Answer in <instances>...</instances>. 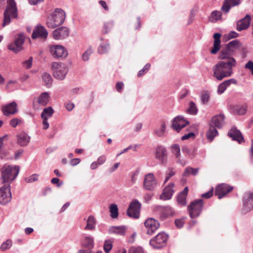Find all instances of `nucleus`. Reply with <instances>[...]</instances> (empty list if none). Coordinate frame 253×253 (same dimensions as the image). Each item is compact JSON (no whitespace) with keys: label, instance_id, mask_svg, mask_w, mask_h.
I'll return each mask as SVG.
<instances>
[{"label":"nucleus","instance_id":"8","mask_svg":"<svg viewBox=\"0 0 253 253\" xmlns=\"http://www.w3.org/2000/svg\"><path fill=\"white\" fill-rule=\"evenodd\" d=\"M12 195L9 184H5L0 188V204L5 205L11 200Z\"/></svg>","mask_w":253,"mask_h":253},{"label":"nucleus","instance_id":"55","mask_svg":"<svg viewBox=\"0 0 253 253\" xmlns=\"http://www.w3.org/2000/svg\"><path fill=\"white\" fill-rule=\"evenodd\" d=\"M39 175L37 174H33L31 176L26 177L25 180L28 183H32L38 180Z\"/></svg>","mask_w":253,"mask_h":253},{"label":"nucleus","instance_id":"63","mask_svg":"<svg viewBox=\"0 0 253 253\" xmlns=\"http://www.w3.org/2000/svg\"><path fill=\"white\" fill-rule=\"evenodd\" d=\"M245 68L250 70L252 74L253 75V62L252 61H248L245 66Z\"/></svg>","mask_w":253,"mask_h":253},{"label":"nucleus","instance_id":"11","mask_svg":"<svg viewBox=\"0 0 253 253\" xmlns=\"http://www.w3.org/2000/svg\"><path fill=\"white\" fill-rule=\"evenodd\" d=\"M25 39L23 35L20 34L13 42L7 45V48L15 53H18L22 49V45L24 42Z\"/></svg>","mask_w":253,"mask_h":253},{"label":"nucleus","instance_id":"20","mask_svg":"<svg viewBox=\"0 0 253 253\" xmlns=\"http://www.w3.org/2000/svg\"><path fill=\"white\" fill-rule=\"evenodd\" d=\"M174 184L170 183L168 186L165 187L163 190L162 193L160 196V199L162 200H168L171 198L173 193V187Z\"/></svg>","mask_w":253,"mask_h":253},{"label":"nucleus","instance_id":"35","mask_svg":"<svg viewBox=\"0 0 253 253\" xmlns=\"http://www.w3.org/2000/svg\"><path fill=\"white\" fill-rule=\"evenodd\" d=\"M222 16L221 12L217 10H214L211 12L209 17V20L212 23H215L220 20Z\"/></svg>","mask_w":253,"mask_h":253},{"label":"nucleus","instance_id":"43","mask_svg":"<svg viewBox=\"0 0 253 253\" xmlns=\"http://www.w3.org/2000/svg\"><path fill=\"white\" fill-rule=\"evenodd\" d=\"M54 113V110L51 107H48L44 108L41 114L42 118H48L52 116Z\"/></svg>","mask_w":253,"mask_h":253},{"label":"nucleus","instance_id":"58","mask_svg":"<svg viewBox=\"0 0 253 253\" xmlns=\"http://www.w3.org/2000/svg\"><path fill=\"white\" fill-rule=\"evenodd\" d=\"M231 7V5L228 2H227L225 0L221 7V10L224 12L225 13H227L229 11Z\"/></svg>","mask_w":253,"mask_h":253},{"label":"nucleus","instance_id":"60","mask_svg":"<svg viewBox=\"0 0 253 253\" xmlns=\"http://www.w3.org/2000/svg\"><path fill=\"white\" fill-rule=\"evenodd\" d=\"M195 137V133H194L193 132H190L187 134L184 135L183 136H182L181 139L182 140H186V139H188L190 138H194Z\"/></svg>","mask_w":253,"mask_h":253},{"label":"nucleus","instance_id":"40","mask_svg":"<svg viewBox=\"0 0 253 253\" xmlns=\"http://www.w3.org/2000/svg\"><path fill=\"white\" fill-rule=\"evenodd\" d=\"M174 212L173 210L169 206H166L162 211V217L166 218L172 216Z\"/></svg>","mask_w":253,"mask_h":253},{"label":"nucleus","instance_id":"39","mask_svg":"<svg viewBox=\"0 0 253 253\" xmlns=\"http://www.w3.org/2000/svg\"><path fill=\"white\" fill-rule=\"evenodd\" d=\"M42 80L44 83L45 85L47 87H50L52 83V78L51 76L47 73H44L42 75Z\"/></svg>","mask_w":253,"mask_h":253},{"label":"nucleus","instance_id":"59","mask_svg":"<svg viewBox=\"0 0 253 253\" xmlns=\"http://www.w3.org/2000/svg\"><path fill=\"white\" fill-rule=\"evenodd\" d=\"M129 253H143V251L141 248L131 247L129 250Z\"/></svg>","mask_w":253,"mask_h":253},{"label":"nucleus","instance_id":"26","mask_svg":"<svg viewBox=\"0 0 253 253\" xmlns=\"http://www.w3.org/2000/svg\"><path fill=\"white\" fill-rule=\"evenodd\" d=\"M225 117L222 114L213 116L211 120V125L218 128H221L224 124Z\"/></svg>","mask_w":253,"mask_h":253},{"label":"nucleus","instance_id":"41","mask_svg":"<svg viewBox=\"0 0 253 253\" xmlns=\"http://www.w3.org/2000/svg\"><path fill=\"white\" fill-rule=\"evenodd\" d=\"M110 216L112 218L115 219L118 217V206L116 204H112L109 208Z\"/></svg>","mask_w":253,"mask_h":253},{"label":"nucleus","instance_id":"25","mask_svg":"<svg viewBox=\"0 0 253 253\" xmlns=\"http://www.w3.org/2000/svg\"><path fill=\"white\" fill-rule=\"evenodd\" d=\"M237 81L234 79H230L220 83L218 86L217 92L218 94H222L231 84H236Z\"/></svg>","mask_w":253,"mask_h":253},{"label":"nucleus","instance_id":"51","mask_svg":"<svg viewBox=\"0 0 253 253\" xmlns=\"http://www.w3.org/2000/svg\"><path fill=\"white\" fill-rule=\"evenodd\" d=\"M12 246V241L10 239H7L5 242H3L1 246L0 250L2 251H4L7 249H9Z\"/></svg>","mask_w":253,"mask_h":253},{"label":"nucleus","instance_id":"22","mask_svg":"<svg viewBox=\"0 0 253 253\" xmlns=\"http://www.w3.org/2000/svg\"><path fill=\"white\" fill-rule=\"evenodd\" d=\"M1 111L5 116L14 115L18 112L17 104L13 101L2 107Z\"/></svg>","mask_w":253,"mask_h":253},{"label":"nucleus","instance_id":"49","mask_svg":"<svg viewBox=\"0 0 253 253\" xmlns=\"http://www.w3.org/2000/svg\"><path fill=\"white\" fill-rule=\"evenodd\" d=\"M187 113L191 115H196L197 113L198 109L195 103L191 101L189 103V108L187 110Z\"/></svg>","mask_w":253,"mask_h":253},{"label":"nucleus","instance_id":"16","mask_svg":"<svg viewBox=\"0 0 253 253\" xmlns=\"http://www.w3.org/2000/svg\"><path fill=\"white\" fill-rule=\"evenodd\" d=\"M156 158L162 165L166 166L168 161V152L166 148L162 146H158L156 150Z\"/></svg>","mask_w":253,"mask_h":253},{"label":"nucleus","instance_id":"27","mask_svg":"<svg viewBox=\"0 0 253 253\" xmlns=\"http://www.w3.org/2000/svg\"><path fill=\"white\" fill-rule=\"evenodd\" d=\"M188 188L185 187L184 189L180 192L177 196V202L178 204L183 206L186 205V198L188 194Z\"/></svg>","mask_w":253,"mask_h":253},{"label":"nucleus","instance_id":"56","mask_svg":"<svg viewBox=\"0 0 253 253\" xmlns=\"http://www.w3.org/2000/svg\"><path fill=\"white\" fill-rule=\"evenodd\" d=\"M93 51L91 48L87 49L82 55V59L86 61L89 59V56L92 53Z\"/></svg>","mask_w":253,"mask_h":253},{"label":"nucleus","instance_id":"23","mask_svg":"<svg viewBox=\"0 0 253 253\" xmlns=\"http://www.w3.org/2000/svg\"><path fill=\"white\" fill-rule=\"evenodd\" d=\"M227 135L231 137L233 140L237 141L239 143H241L244 140V138L241 131L235 126H233L230 129Z\"/></svg>","mask_w":253,"mask_h":253},{"label":"nucleus","instance_id":"6","mask_svg":"<svg viewBox=\"0 0 253 253\" xmlns=\"http://www.w3.org/2000/svg\"><path fill=\"white\" fill-rule=\"evenodd\" d=\"M204 201L202 199L196 200L192 202L188 206V211L191 218H194L199 216L203 208Z\"/></svg>","mask_w":253,"mask_h":253},{"label":"nucleus","instance_id":"5","mask_svg":"<svg viewBox=\"0 0 253 253\" xmlns=\"http://www.w3.org/2000/svg\"><path fill=\"white\" fill-rule=\"evenodd\" d=\"M52 69L54 77L59 80L64 79L68 72L67 65L60 62H53L52 64Z\"/></svg>","mask_w":253,"mask_h":253},{"label":"nucleus","instance_id":"30","mask_svg":"<svg viewBox=\"0 0 253 253\" xmlns=\"http://www.w3.org/2000/svg\"><path fill=\"white\" fill-rule=\"evenodd\" d=\"M248 106L247 104L242 105H234L232 107V112L235 114L242 115L245 114L247 111Z\"/></svg>","mask_w":253,"mask_h":253},{"label":"nucleus","instance_id":"15","mask_svg":"<svg viewBox=\"0 0 253 253\" xmlns=\"http://www.w3.org/2000/svg\"><path fill=\"white\" fill-rule=\"evenodd\" d=\"M144 225L147 229V233L149 235H152L160 226L159 222L152 218L147 219Z\"/></svg>","mask_w":253,"mask_h":253},{"label":"nucleus","instance_id":"10","mask_svg":"<svg viewBox=\"0 0 253 253\" xmlns=\"http://www.w3.org/2000/svg\"><path fill=\"white\" fill-rule=\"evenodd\" d=\"M141 204L137 200H134L130 204L127 210V215L134 218H138L139 216Z\"/></svg>","mask_w":253,"mask_h":253},{"label":"nucleus","instance_id":"54","mask_svg":"<svg viewBox=\"0 0 253 253\" xmlns=\"http://www.w3.org/2000/svg\"><path fill=\"white\" fill-rule=\"evenodd\" d=\"M21 123H22V120L18 118H13L10 121V125L13 127H16Z\"/></svg>","mask_w":253,"mask_h":253},{"label":"nucleus","instance_id":"36","mask_svg":"<svg viewBox=\"0 0 253 253\" xmlns=\"http://www.w3.org/2000/svg\"><path fill=\"white\" fill-rule=\"evenodd\" d=\"M96 220L93 216H89L86 221V225L84 228L85 230H92L95 229Z\"/></svg>","mask_w":253,"mask_h":253},{"label":"nucleus","instance_id":"2","mask_svg":"<svg viewBox=\"0 0 253 253\" xmlns=\"http://www.w3.org/2000/svg\"><path fill=\"white\" fill-rule=\"evenodd\" d=\"M19 171V167L17 166H3L0 169L2 183L10 184V183L16 178Z\"/></svg>","mask_w":253,"mask_h":253},{"label":"nucleus","instance_id":"32","mask_svg":"<svg viewBox=\"0 0 253 253\" xmlns=\"http://www.w3.org/2000/svg\"><path fill=\"white\" fill-rule=\"evenodd\" d=\"M49 94L47 92L42 93L38 97V103L42 106H46L49 101Z\"/></svg>","mask_w":253,"mask_h":253},{"label":"nucleus","instance_id":"9","mask_svg":"<svg viewBox=\"0 0 253 253\" xmlns=\"http://www.w3.org/2000/svg\"><path fill=\"white\" fill-rule=\"evenodd\" d=\"M157 185V181L153 173L146 174L144 178L143 188L148 191H153Z\"/></svg>","mask_w":253,"mask_h":253},{"label":"nucleus","instance_id":"18","mask_svg":"<svg viewBox=\"0 0 253 253\" xmlns=\"http://www.w3.org/2000/svg\"><path fill=\"white\" fill-rule=\"evenodd\" d=\"M233 189V187L227 184L222 183L219 185L215 189V194L218 199H221Z\"/></svg>","mask_w":253,"mask_h":253},{"label":"nucleus","instance_id":"47","mask_svg":"<svg viewBox=\"0 0 253 253\" xmlns=\"http://www.w3.org/2000/svg\"><path fill=\"white\" fill-rule=\"evenodd\" d=\"M166 130V124L164 122H162L161 128L160 129H155L154 133L158 136L161 137L164 136Z\"/></svg>","mask_w":253,"mask_h":253},{"label":"nucleus","instance_id":"38","mask_svg":"<svg viewBox=\"0 0 253 253\" xmlns=\"http://www.w3.org/2000/svg\"><path fill=\"white\" fill-rule=\"evenodd\" d=\"M83 245L89 249L93 248L94 246L93 238L90 236L85 237L83 242Z\"/></svg>","mask_w":253,"mask_h":253},{"label":"nucleus","instance_id":"13","mask_svg":"<svg viewBox=\"0 0 253 253\" xmlns=\"http://www.w3.org/2000/svg\"><path fill=\"white\" fill-rule=\"evenodd\" d=\"M242 212L246 213L253 209V192H247L243 199Z\"/></svg>","mask_w":253,"mask_h":253},{"label":"nucleus","instance_id":"48","mask_svg":"<svg viewBox=\"0 0 253 253\" xmlns=\"http://www.w3.org/2000/svg\"><path fill=\"white\" fill-rule=\"evenodd\" d=\"M210 94L208 91H204L201 95L202 103L203 104H207L210 100Z\"/></svg>","mask_w":253,"mask_h":253},{"label":"nucleus","instance_id":"24","mask_svg":"<svg viewBox=\"0 0 253 253\" xmlns=\"http://www.w3.org/2000/svg\"><path fill=\"white\" fill-rule=\"evenodd\" d=\"M17 143L21 146H26L30 142V137L25 132H22L16 135Z\"/></svg>","mask_w":253,"mask_h":253},{"label":"nucleus","instance_id":"50","mask_svg":"<svg viewBox=\"0 0 253 253\" xmlns=\"http://www.w3.org/2000/svg\"><path fill=\"white\" fill-rule=\"evenodd\" d=\"M113 241L111 240H106L104 242L103 249L105 253H109L111 250L112 249Z\"/></svg>","mask_w":253,"mask_h":253},{"label":"nucleus","instance_id":"45","mask_svg":"<svg viewBox=\"0 0 253 253\" xmlns=\"http://www.w3.org/2000/svg\"><path fill=\"white\" fill-rule=\"evenodd\" d=\"M113 26L114 22L112 21L104 23L102 31V33L104 34H108L113 28Z\"/></svg>","mask_w":253,"mask_h":253},{"label":"nucleus","instance_id":"64","mask_svg":"<svg viewBox=\"0 0 253 253\" xmlns=\"http://www.w3.org/2000/svg\"><path fill=\"white\" fill-rule=\"evenodd\" d=\"M106 161V157L105 155H101L98 157L97 163L99 165H103Z\"/></svg>","mask_w":253,"mask_h":253},{"label":"nucleus","instance_id":"33","mask_svg":"<svg viewBox=\"0 0 253 253\" xmlns=\"http://www.w3.org/2000/svg\"><path fill=\"white\" fill-rule=\"evenodd\" d=\"M126 227L125 226H112L109 229V232L110 233L117 234L120 235H124L126 233Z\"/></svg>","mask_w":253,"mask_h":253},{"label":"nucleus","instance_id":"29","mask_svg":"<svg viewBox=\"0 0 253 253\" xmlns=\"http://www.w3.org/2000/svg\"><path fill=\"white\" fill-rule=\"evenodd\" d=\"M233 53L225 46L220 51L219 57L220 59L224 60L223 61H230L231 59H235L232 57Z\"/></svg>","mask_w":253,"mask_h":253},{"label":"nucleus","instance_id":"44","mask_svg":"<svg viewBox=\"0 0 253 253\" xmlns=\"http://www.w3.org/2000/svg\"><path fill=\"white\" fill-rule=\"evenodd\" d=\"M199 171V169H194L191 167H188L185 169L184 172L183 173V176H188L190 174L196 175Z\"/></svg>","mask_w":253,"mask_h":253},{"label":"nucleus","instance_id":"34","mask_svg":"<svg viewBox=\"0 0 253 253\" xmlns=\"http://www.w3.org/2000/svg\"><path fill=\"white\" fill-rule=\"evenodd\" d=\"M241 45V44L238 40H234L229 42L226 47L229 49L230 51L234 53Z\"/></svg>","mask_w":253,"mask_h":253},{"label":"nucleus","instance_id":"4","mask_svg":"<svg viewBox=\"0 0 253 253\" xmlns=\"http://www.w3.org/2000/svg\"><path fill=\"white\" fill-rule=\"evenodd\" d=\"M7 6L4 12L2 27H4L11 22V18H17L18 10L14 0H7Z\"/></svg>","mask_w":253,"mask_h":253},{"label":"nucleus","instance_id":"61","mask_svg":"<svg viewBox=\"0 0 253 253\" xmlns=\"http://www.w3.org/2000/svg\"><path fill=\"white\" fill-rule=\"evenodd\" d=\"M189 90L186 88H184L181 90L180 92L179 93V98L180 99H183L185 97L189 94Z\"/></svg>","mask_w":253,"mask_h":253},{"label":"nucleus","instance_id":"62","mask_svg":"<svg viewBox=\"0 0 253 253\" xmlns=\"http://www.w3.org/2000/svg\"><path fill=\"white\" fill-rule=\"evenodd\" d=\"M138 173L139 171L137 170L132 173L131 176V182L132 184H134L136 182L137 180V176L138 175Z\"/></svg>","mask_w":253,"mask_h":253},{"label":"nucleus","instance_id":"31","mask_svg":"<svg viewBox=\"0 0 253 253\" xmlns=\"http://www.w3.org/2000/svg\"><path fill=\"white\" fill-rule=\"evenodd\" d=\"M218 133L216 128L212 125L210 124L209 128L206 133V137L208 140L212 141L214 138L218 135Z\"/></svg>","mask_w":253,"mask_h":253},{"label":"nucleus","instance_id":"46","mask_svg":"<svg viewBox=\"0 0 253 253\" xmlns=\"http://www.w3.org/2000/svg\"><path fill=\"white\" fill-rule=\"evenodd\" d=\"M171 152L174 154L176 158H178L180 156V149L178 144H174L171 145Z\"/></svg>","mask_w":253,"mask_h":253},{"label":"nucleus","instance_id":"28","mask_svg":"<svg viewBox=\"0 0 253 253\" xmlns=\"http://www.w3.org/2000/svg\"><path fill=\"white\" fill-rule=\"evenodd\" d=\"M221 35L218 33H216L213 35L214 43L213 46L211 51V54H215L219 50L220 47V37Z\"/></svg>","mask_w":253,"mask_h":253},{"label":"nucleus","instance_id":"3","mask_svg":"<svg viewBox=\"0 0 253 253\" xmlns=\"http://www.w3.org/2000/svg\"><path fill=\"white\" fill-rule=\"evenodd\" d=\"M65 12L61 8H56L47 18L46 25L48 28L54 29L62 25L65 19Z\"/></svg>","mask_w":253,"mask_h":253},{"label":"nucleus","instance_id":"42","mask_svg":"<svg viewBox=\"0 0 253 253\" xmlns=\"http://www.w3.org/2000/svg\"><path fill=\"white\" fill-rule=\"evenodd\" d=\"M176 173V171L173 168H169L166 173V177L164 181V184H165L169 179Z\"/></svg>","mask_w":253,"mask_h":253},{"label":"nucleus","instance_id":"52","mask_svg":"<svg viewBox=\"0 0 253 253\" xmlns=\"http://www.w3.org/2000/svg\"><path fill=\"white\" fill-rule=\"evenodd\" d=\"M150 64L149 63L146 64L144 67L140 70L137 74V76L140 77L143 76L145 73H146L150 68Z\"/></svg>","mask_w":253,"mask_h":253},{"label":"nucleus","instance_id":"1","mask_svg":"<svg viewBox=\"0 0 253 253\" xmlns=\"http://www.w3.org/2000/svg\"><path fill=\"white\" fill-rule=\"evenodd\" d=\"M236 65L235 59L230 61H219L212 68L213 77L218 81L230 77L233 74V68Z\"/></svg>","mask_w":253,"mask_h":253},{"label":"nucleus","instance_id":"17","mask_svg":"<svg viewBox=\"0 0 253 253\" xmlns=\"http://www.w3.org/2000/svg\"><path fill=\"white\" fill-rule=\"evenodd\" d=\"M251 20V16L249 14H247L243 18L237 22L236 30L240 32L247 29L250 26Z\"/></svg>","mask_w":253,"mask_h":253},{"label":"nucleus","instance_id":"12","mask_svg":"<svg viewBox=\"0 0 253 253\" xmlns=\"http://www.w3.org/2000/svg\"><path fill=\"white\" fill-rule=\"evenodd\" d=\"M51 54L54 58H65L68 55L66 49L61 45H53L49 47Z\"/></svg>","mask_w":253,"mask_h":253},{"label":"nucleus","instance_id":"19","mask_svg":"<svg viewBox=\"0 0 253 253\" xmlns=\"http://www.w3.org/2000/svg\"><path fill=\"white\" fill-rule=\"evenodd\" d=\"M48 33L45 28L41 25H38L34 28L32 35V38L33 39L38 38L45 39Z\"/></svg>","mask_w":253,"mask_h":253},{"label":"nucleus","instance_id":"57","mask_svg":"<svg viewBox=\"0 0 253 253\" xmlns=\"http://www.w3.org/2000/svg\"><path fill=\"white\" fill-rule=\"evenodd\" d=\"M33 58L30 57L27 60L23 62V66L26 69H30L32 66Z\"/></svg>","mask_w":253,"mask_h":253},{"label":"nucleus","instance_id":"53","mask_svg":"<svg viewBox=\"0 0 253 253\" xmlns=\"http://www.w3.org/2000/svg\"><path fill=\"white\" fill-rule=\"evenodd\" d=\"M16 84H17V81L10 80L7 83V84L5 86V89L9 91H13L14 90V88L13 87Z\"/></svg>","mask_w":253,"mask_h":253},{"label":"nucleus","instance_id":"14","mask_svg":"<svg viewBox=\"0 0 253 253\" xmlns=\"http://www.w3.org/2000/svg\"><path fill=\"white\" fill-rule=\"evenodd\" d=\"M189 124V122L182 116H178L175 117L172 122L171 127L172 129L179 132L181 129Z\"/></svg>","mask_w":253,"mask_h":253},{"label":"nucleus","instance_id":"7","mask_svg":"<svg viewBox=\"0 0 253 253\" xmlns=\"http://www.w3.org/2000/svg\"><path fill=\"white\" fill-rule=\"evenodd\" d=\"M168 238V235L164 232L159 233L150 240L149 243L153 248L159 249L166 246Z\"/></svg>","mask_w":253,"mask_h":253},{"label":"nucleus","instance_id":"37","mask_svg":"<svg viewBox=\"0 0 253 253\" xmlns=\"http://www.w3.org/2000/svg\"><path fill=\"white\" fill-rule=\"evenodd\" d=\"M110 44L108 42L101 43L98 47V52L100 54L107 53L110 50Z\"/></svg>","mask_w":253,"mask_h":253},{"label":"nucleus","instance_id":"21","mask_svg":"<svg viewBox=\"0 0 253 253\" xmlns=\"http://www.w3.org/2000/svg\"><path fill=\"white\" fill-rule=\"evenodd\" d=\"M69 35V30L65 27L57 28L53 32V37L55 40L64 39L68 37Z\"/></svg>","mask_w":253,"mask_h":253}]
</instances>
